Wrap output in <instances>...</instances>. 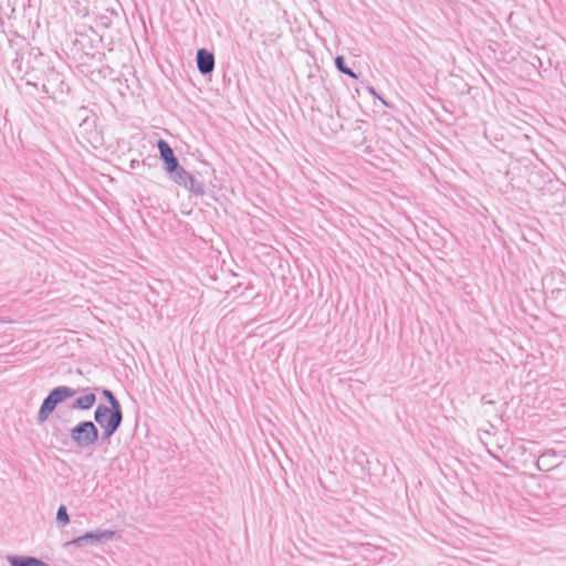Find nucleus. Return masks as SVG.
Listing matches in <instances>:
<instances>
[{
	"mask_svg": "<svg viewBox=\"0 0 566 566\" xmlns=\"http://www.w3.org/2000/svg\"><path fill=\"white\" fill-rule=\"evenodd\" d=\"M482 401H484L485 403H494V401L485 399V396L482 397Z\"/></svg>",
	"mask_w": 566,
	"mask_h": 566,
	"instance_id": "dca6fc26",
	"label": "nucleus"
},
{
	"mask_svg": "<svg viewBox=\"0 0 566 566\" xmlns=\"http://www.w3.org/2000/svg\"><path fill=\"white\" fill-rule=\"evenodd\" d=\"M70 439L82 450L103 444L99 429L92 420H82L71 428Z\"/></svg>",
	"mask_w": 566,
	"mask_h": 566,
	"instance_id": "7ed1b4c3",
	"label": "nucleus"
},
{
	"mask_svg": "<svg viewBox=\"0 0 566 566\" xmlns=\"http://www.w3.org/2000/svg\"><path fill=\"white\" fill-rule=\"evenodd\" d=\"M93 390L94 392H99L101 396L108 402L106 407H122L119 400L111 389L104 387H95Z\"/></svg>",
	"mask_w": 566,
	"mask_h": 566,
	"instance_id": "1a4fd4ad",
	"label": "nucleus"
},
{
	"mask_svg": "<svg viewBox=\"0 0 566 566\" xmlns=\"http://www.w3.org/2000/svg\"><path fill=\"white\" fill-rule=\"evenodd\" d=\"M190 192L196 196H202L205 193V186L201 181L197 180L192 175L188 179V184L185 186Z\"/></svg>",
	"mask_w": 566,
	"mask_h": 566,
	"instance_id": "9b49d317",
	"label": "nucleus"
},
{
	"mask_svg": "<svg viewBox=\"0 0 566 566\" xmlns=\"http://www.w3.org/2000/svg\"><path fill=\"white\" fill-rule=\"evenodd\" d=\"M78 392H83V395L75 398L71 405V409L83 411L92 409L97 400L94 390L92 391L90 388L83 387L73 388L69 386H57L52 388L43 399L38 411V423H44L60 403L73 398Z\"/></svg>",
	"mask_w": 566,
	"mask_h": 566,
	"instance_id": "f257e3e1",
	"label": "nucleus"
},
{
	"mask_svg": "<svg viewBox=\"0 0 566 566\" xmlns=\"http://www.w3.org/2000/svg\"><path fill=\"white\" fill-rule=\"evenodd\" d=\"M124 413L122 407H106L98 403L94 410V423L101 429L102 443L109 444L111 438L118 431L123 423Z\"/></svg>",
	"mask_w": 566,
	"mask_h": 566,
	"instance_id": "f03ea898",
	"label": "nucleus"
},
{
	"mask_svg": "<svg viewBox=\"0 0 566 566\" xmlns=\"http://www.w3.org/2000/svg\"><path fill=\"white\" fill-rule=\"evenodd\" d=\"M116 532L113 530H101L90 531L77 537L67 541L64 547H77L83 548L87 546H95L104 542L112 541L115 538Z\"/></svg>",
	"mask_w": 566,
	"mask_h": 566,
	"instance_id": "20e7f679",
	"label": "nucleus"
},
{
	"mask_svg": "<svg viewBox=\"0 0 566 566\" xmlns=\"http://www.w3.org/2000/svg\"><path fill=\"white\" fill-rule=\"evenodd\" d=\"M335 65L337 67V70L344 74H347L349 75L350 77H354L356 78L357 75L349 69L345 65V59L344 56L342 55H338L335 57Z\"/></svg>",
	"mask_w": 566,
	"mask_h": 566,
	"instance_id": "4468645a",
	"label": "nucleus"
},
{
	"mask_svg": "<svg viewBox=\"0 0 566 566\" xmlns=\"http://www.w3.org/2000/svg\"><path fill=\"white\" fill-rule=\"evenodd\" d=\"M174 181L179 186L185 187L188 184V179H190L191 174L185 170L182 167L178 166L172 174H169Z\"/></svg>",
	"mask_w": 566,
	"mask_h": 566,
	"instance_id": "9d476101",
	"label": "nucleus"
},
{
	"mask_svg": "<svg viewBox=\"0 0 566 566\" xmlns=\"http://www.w3.org/2000/svg\"><path fill=\"white\" fill-rule=\"evenodd\" d=\"M563 464L560 454L554 449H547L541 453L538 459L534 462L536 470L542 472H548Z\"/></svg>",
	"mask_w": 566,
	"mask_h": 566,
	"instance_id": "39448f33",
	"label": "nucleus"
},
{
	"mask_svg": "<svg viewBox=\"0 0 566 566\" xmlns=\"http://www.w3.org/2000/svg\"><path fill=\"white\" fill-rule=\"evenodd\" d=\"M1 323H13L14 321L8 319V321H0Z\"/></svg>",
	"mask_w": 566,
	"mask_h": 566,
	"instance_id": "f3484780",
	"label": "nucleus"
},
{
	"mask_svg": "<svg viewBox=\"0 0 566 566\" xmlns=\"http://www.w3.org/2000/svg\"><path fill=\"white\" fill-rule=\"evenodd\" d=\"M228 322L227 321H220L219 324L217 325V333L219 334L220 332H222L224 334V340H235L238 335L235 333L231 334V335H227V329H228Z\"/></svg>",
	"mask_w": 566,
	"mask_h": 566,
	"instance_id": "2eb2a0df",
	"label": "nucleus"
},
{
	"mask_svg": "<svg viewBox=\"0 0 566 566\" xmlns=\"http://www.w3.org/2000/svg\"><path fill=\"white\" fill-rule=\"evenodd\" d=\"M20 4L23 6L22 0H0V14L13 12Z\"/></svg>",
	"mask_w": 566,
	"mask_h": 566,
	"instance_id": "f8f14e48",
	"label": "nucleus"
},
{
	"mask_svg": "<svg viewBox=\"0 0 566 566\" xmlns=\"http://www.w3.org/2000/svg\"><path fill=\"white\" fill-rule=\"evenodd\" d=\"M7 560L10 566H50L38 557L27 555H8Z\"/></svg>",
	"mask_w": 566,
	"mask_h": 566,
	"instance_id": "6e6552de",
	"label": "nucleus"
},
{
	"mask_svg": "<svg viewBox=\"0 0 566 566\" xmlns=\"http://www.w3.org/2000/svg\"><path fill=\"white\" fill-rule=\"evenodd\" d=\"M197 67L202 75L210 74L214 69V56L206 49H200L197 52Z\"/></svg>",
	"mask_w": 566,
	"mask_h": 566,
	"instance_id": "0eeeda50",
	"label": "nucleus"
},
{
	"mask_svg": "<svg viewBox=\"0 0 566 566\" xmlns=\"http://www.w3.org/2000/svg\"><path fill=\"white\" fill-rule=\"evenodd\" d=\"M157 147H158L160 157L166 165L167 172L172 174L174 170H176L178 168L179 163H178L177 158L175 157L171 147L164 139L158 140Z\"/></svg>",
	"mask_w": 566,
	"mask_h": 566,
	"instance_id": "423d86ee",
	"label": "nucleus"
},
{
	"mask_svg": "<svg viewBox=\"0 0 566 566\" xmlns=\"http://www.w3.org/2000/svg\"><path fill=\"white\" fill-rule=\"evenodd\" d=\"M55 520L59 524H62L63 526H65L70 523V515L67 513V507L64 504H61L57 507Z\"/></svg>",
	"mask_w": 566,
	"mask_h": 566,
	"instance_id": "ddd939ff",
	"label": "nucleus"
}]
</instances>
